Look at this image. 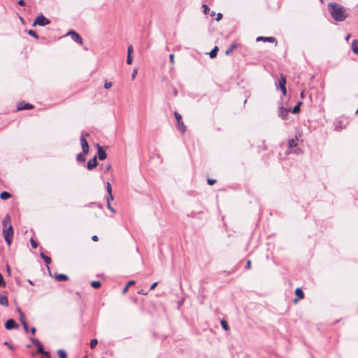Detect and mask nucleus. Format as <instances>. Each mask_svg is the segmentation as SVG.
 Instances as JSON below:
<instances>
[{
	"label": "nucleus",
	"mask_w": 358,
	"mask_h": 358,
	"mask_svg": "<svg viewBox=\"0 0 358 358\" xmlns=\"http://www.w3.org/2000/svg\"><path fill=\"white\" fill-rule=\"evenodd\" d=\"M328 6L331 16L334 20L343 22L347 18L348 14L346 10L342 5L335 2H331L329 3Z\"/></svg>",
	"instance_id": "1"
},
{
	"label": "nucleus",
	"mask_w": 358,
	"mask_h": 358,
	"mask_svg": "<svg viewBox=\"0 0 358 358\" xmlns=\"http://www.w3.org/2000/svg\"><path fill=\"white\" fill-rule=\"evenodd\" d=\"M3 225V236L8 246L10 245L13 235L14 231L11 224V218L8 214L6 215L2 221Z\"/></svg>",
	"instance_id": "2"
},
{
	"label": "nucleus",
	"mask_w": 358,
	"mask_h": 358,
	"mask_svg": "<svg viewBox=\"0 0 358 358\" xmlns=\"http://www.w3.org/2000/svg\"><path fill=\"white\" fill-rule=\"evenodd\" d=\"M50 22L48 18L44 17L42 14H40L36 17L33 25L34 26L38 25V26L43 27L45 25L50 24Z\"/></svg>",
	"instance_id": "3"
},
{
	"label": "nucleus",
	"mask_w": 358,
	"mask_h": 358,
	"mask_svg": "<svg viewBox=\"0 0 358 358\" xmlns=\"http://www.w3.org/2000/svg\"><path fill=\"white\" fill-rule=\"evenodd\" d=\"M89 136L87 133H83L80 137V144L82 147V150L84 154H87L89 152V145L86 140V137Z\"/></svg>",
	"instance_id": "4"
},
{
	"label": "nucleus",
	"mask_w": 358,
	"mask_h": 358,
	"mask_svg": "<svg viewBox=\"0 0 358 358\" xmlns=\"http://www.w3.org/2000/svg\"><path fill=\"white\" fill-rule=\"evenodd\" d=\"M290 108H286L282 106L278 110V116L284 120H287Z\"/></svg>",
	"instance_id": "5"
},
{
	"label": "nucleus",
	"mask_w": 358,
	"mask_h": 358,
	"mask_svg": "<svg viewBox=\"0 0 358 358\" xmlns=\"http://www.w3.org/2000/svg\"><path fill=\"white\" fill-rule=\"evenodd\" d=\"M67 35L71 36V39L73 41H74L75 42H76L77 43H78L80 45L83 43V39H82L81 36L76 31H69Z\"/></svg>",
	"instance_id": "6"
},
{
	"label": "nucleus",
	"mask_w": 358,
	"mask_h": 358,
	"mask_svg": "<svg viewBox=\"0 0 358 358\" xmlns=\"http://www.w3.org/2000/svg\"><path fill=\"white\" fill-rule=\"evenodd\" d=\"M295 295L296 298L294 299V303H297L299 300L303 299L304 298V294L301 288H296L295 289Z\"/></svg>",
	"instance_id": "7"
},
{
	"label": "nucleus",
	"mask_w": 358,
	"mask_h": 358,
	"mask_svg": "<svg viewBox=\"0 0 358 358\" xmlns=\"http://www.w3.org/2000/svg\"><path fill=\"white\" fill-rule=\"evenodd\" d=\"M257 41H264V42H270L275 43L277 44V41L274 37H264V36H259L256 39Z\"/></svg>",
	"instance_id": "8"
},
{
	"label": "nucleus",
	"mask_w": 358,
	"mask_h": 358,
	"mask_svg": "<svg viewBox=\"0 0 358 358\" xmlns=\"http://www.w3.org/2000/svg\"><path fill=\"white\" fill-rule=\"evenodd\" d=\"M106 189H107L108 195L106 196V201H111L113 200V196L112 194V187L109 182H107V184H106Z\"/></svg>",
	"instance_id": "9"
},
{
	"label": "nucleus",
	"mask_w": 358,
	"mask_h": 358,
	"mask_svg": "<svg viewBox=\"0 0 358 358\" xmlns=\"http://www.w3.org/2000/svg\"><path fill=\"white\" fill-rule=\"evenodd\" d=\"M17 324L15 323V320L10 319L6 321L5 324V328L8 330H10L14 328H17Z\"/></svg>",
	"instance_id": "10"
},
{
	"label": "nucleus",
	"mask_w": 358,
	"mask_h": 358,
	"mask_svg": "<svg viewBox=\"0 0 358 358\" xmlns=\"http://www.w3.org/2000/svg\"><path fill=\"white\" fill-rule=\"evenodd\" d=\"M97 164H98L97 159H96V157L95 156L92 159L89 160V162H87V167L89 170H91V169L95 168L97 166Z\"/></svg>",
	"instance_id": "11"
},
{
	"label": "nucleus",
	"mask_w": 358,
	"mask_h": 358,
	"mask_svg": "<svg viewBox=\"0 0 358 358\" xmlns=\"http://www.w3.org/2000/svg\"><path fill=\"white\" fill-rule=\"evenodd\" d=\"M34 106L31 104L24 102L20 103L17 106V110L32 109Z\"/></svg>",
	"instance_id": "12"
},
{
	"label": "nucleus",
	"mask_w": 358,
	"mask_h": 358,
	"mask_svg": "<svg viewBox=\"0 0 358 358\" xmlns=\"http://www.w3.org/2000/svg\"><path fill=\"white\" fill-rule=\"evenodd\" d=\"M97 148H98L99 159L100 160H104L107 157L106 152L99 145H97Z\"/></svg>",
	"instance_id": "13"
},
{
	"label": "nucleus",
	"mask_w": 358,
	"mask_h": 358,
	"mask_svg": "<svg viewBox=\"0 0 358 358\" xmlns=\"http://www.w3.org/2000/svg\"><path fill=\"white\" fill-rule=\"evenodd\" d=\"M177 129L182 133L184 134L186 131V127L184 122L181 121H178L177 122Z\"/></svg>",
	"instance_id": "14"
},
{
	"label": "nucleus",
	"mask_w": 358,
	"mask_h": 358,
	"mask_svg": "<svg viewBox=\"0 0 358 358\" xmlns=\"http://www.w3.org/2000/svg\"><path fill=\"white\" fill-rule=\"evenodd\" d=\"M351 48L353 52L358 55V40H353L352 41Z\"/></svg>",
	"instance_id": "15"
},
{
	"label": "nucleus",
	"mask_w": 358,
	"mask_h": 358,
	"mask_svg": "<svg viewBox=\"0 0 358 358\" xmlns=\"http://www.w3.org/2000/svg\"><path fill=\"white\" fill-rule=\"evenodd\" d=\"M55 278L58 281H65L69 279L68 276L65 274H55Z\"/></svg>",
	"instance_id": "16"
},
{
	"label": "nucleus",
	"mask_w": 358,
	"mask_h": 358,
	"mask_svg": "<svg viewBox=\"0 0 358 358\" xmlns=\"http://www.w3.org/2000/svg\"><path fill=\"white\" fill-rule=\"evenodd\" d=\"M0 304L7 307L8 306V298L6 296H0Z\"/></svg>",
	"instance_id": "17"
},
{
	"label": "nucleus",
	"mask_w": 358,
	"mask_h": 358,
	"mask_svg": "<svg viewBox=\"0 0 358 358\" xmlns=\"http://www.w3.org/2000/svg\"><path fill=\"white\" fill-rule=\"evenodd\" d=\"M285 85H286V78L284 76L281 75L280 79L279 80L280 89L282 87H285Z\"/></svg>",
	"instance_id": "18"
},
{
	"label": "nucleus",
	"mask_w": 358,
	"mask_h": 358,
	"mask_svg": "<svg viewBox=\"0 0 358 358\" xmlns=\"http://www.w3.org/2000/svg\"><path fill=\"white\" fill-rule=\"evenodd\" d=\"M11 197V194L7 192H3L0 194V198L2 200H6L8 199H10Z\"/></svg>",
	"instance_id": "19"
},
{
	"label": "nucleus",
	"mask_w": 358,
	"mask_h": 358,
	"mask_svg": "<svg viewBox=\"0 0 358 358\" xmlns=\"http://www.w3.org/2000/svg\"><path fill=\"white\" fill-rule=\"evenodd\" d=\"M238 45L236 43H232L230 45V48L226 50L225 54L227 55H229L234 50L236 49Z\"/></svg>",
	"instance_id": "20"
},
{
	"label": "nucleus",
	"mask_w": 358,
	"mask_h": 358,
	"mask_svg": "<svg viewBox=\"0 0 358 358\" xmlns=\"http://www.w3.org/2000/svg\"><path fill=\"white\" fill-rule=\"evenodd\" d=\"M87 155V154H84V152H83L82 153L78 154V155H77V157H76L77 160H78V162H84L85 161V159H86V158H85V155Z\"/></svg>",
	"instance_id": "21"
},
{
	"label": "nucleus",
	"mask_w": 358,
	"mask_h": 358,
	"mask_svg": "<svg viewBox=\"0 0 358 358\" xmlns=\"http://www.w3.org/2000/svg\"><path fill=\"white\" fill-rule=\"evenodd\" d=\"M217 51H218V48L217 46H215L209 53V55H210V58H214L216 57L217 55Z\"/></svg>",
	"instance_id": "22"
},
{
	"label": "nucleus",
	"mask_w": 358,
	"mask_h": 358,
	"mask_svg": "<svg viewBox=\"0 0 358 358\" xmlns=\"http://www.w3.org/2000/svg\"><path fill=\"white\" fill-rule=\"evenodd\" d=\"M134 284H135V281H134V280H130V281H129V282H127V285L124 287V289H123V290H122L123 294H125V293L127 292V290H128L129 287L130 286H131V285H134Z\"/></svg>",
	"instance_id": "23"
},
{
	"label": "nucleus",
	"mask_w": 358,
	"mask_h": 358,
	"mask_svg": "<svg viewBox=\"0 0 358 358\" xmlns=\"http://www.w3.org/2000/svg\"><path fill=\"white\" fill-rule=\"evenodd\" d=\"M101 283L100 281H92L91 282V286L94 289H99L101 287Z\"/></svg>",
	"instance_id": "24"
},
{
	"label": "nucleus",
	"mask_w": 358,
	"mask_h": 358,
	"mask_svg": "<svg viewBox=\"0 0 358 358\" xmlns=\"http://www.w3.org/2000/svg\"><path fill=\"white\" fill-rule=\"evenodd\" d=\"M41 257L44 259L45 262L47 264H50L51 262V259L50 257L46 256L45 255H44L43 252L41 253Z\"/></svg>",
	"instance_id": "25"
},
{
	"label": "nucleus",
	"mask_w": 358,
	"mask_h": 358,
	"mask_svg": "<svg viewBox=\"0 0 358 358\" xmlns=\"http://www.w3.org/2000/svg\"><path fill=\"white\" fill-rule=\"evenodd\" d=\"M19 313L21 323L23 324V322H27L25 315L20 310H19Z\"/></svg>",
	"instance_id": "26"
},
{
	"label": "nucleus",
	"mask_w": 358,
	"mask_h": 358,
	"mask_svg": "<svg viewBox=\"0 0 358 358\" xmlns=\"http://www.w3.org/2000/svg\"><path fill=\"white\" fill-rule=\"evenodd\" d=\"M57 354L60 358H67L66 352L62 350H58Z\"/></svg>",
	"instance_id": "27"
},
{
	"label": "nucleus",
	"mask_w": 358,
	"mask_h": 358,
	"mask_svg": "<svg viewBox=\"0 0 358 358\" xmlns=\"http://www.w3.org/2000/svg\"><path fill=\"white\" fill-rule=\"evenodd\" d=\"M288 145L289 148H292L296 146V143L295 139H289L288 141Z\"/></svg>",
	"instance_id": "28"
},
{
	"label": "nucleus",
	"mask_w": 358,
	"mask_h": 358,
	"mask_svg": "<svg viewBox=\"0 0 358 358\" xmlns=\"http://www.w3.org/2000/svg\"><path fill=\"white\" fill-rule=\"evenodd\" d=\"M97 343H98V341H97V339H96V338H93V339H92V340L90 341V348H91V349H94V348L96 347V345H97Z\"/></svg>",
	"instance_id": "29"
},
{
	"label": "nucleus",
	"mask_w": 358,
	"mask_h": 358,
	"mask_svg": "<svg viewBox=\"0 0 358 358\" xmlns=\"http://www.w3.org/2000/svg\"><path fill=\"white\" fill-rule=\"evenodd\" d=\"M221 325L224 330L227 331L229 329V327L228 324L226 320H221Z\"/></svg>",
	"instance_id": "30"
},
{
	"label": "nucleus",
	"mask_w": 358,
	"mask_h": 358,
	"mask_svg": "<svg viewBox=\"0 0 358 358\" xmlns=\"http://www.w3.org/2000/svg\"><path fill=\"white\" fill-rule=\"evenodd\" d=\"M37 348L38 352L42 354H44V349L43 345L40 343L39 345L36 346Z\"/></svg>",
	"instance_id": "31"
},
{
	"label": "nucleus",
	"mask_w": 358,
	"mask_h": 358,
	"mask_svg": "<svg viewBox=\"0 0 358 358\" xmlns=\"http://www.w3.org/2000/svg\"><path fill=\"white\" fill-rule=\"evenodd\" d=\"M28 34L31 36H33V37H34L35 38H38V35L36 34V33L34 30H31V29L29 30L28 31Z\"/></svg>",
	"instance_id": "32"
},
{
	"label": "nucleus",
	"mask_w": 358,
	"mask_h": 358,
	"mask_svg": "<svg viewBox=\"0 0 358 358\" xmlns=\"http://www.w3.org/2000/svg\"><path fill=\"white\" fill-rule=\"evenodd\" d=\"M30 243H31V245L33 248H36L38 247L37 242L35 240H34L33 238H31Z\"/></svg>",
	"instance_id": "33"
},
{
	"label": "nucleus",
	"mask_w": 358,
	"mask_h": 358,
	"mask_svg": "<svg viewBox=\"0 0 358 358\" xmlns=\"http://www.w3.org/2000/svg\"><path fill=\"white\" fill-rule=\"evenodd\" d=\"M132 61H133L132 56L130 55H127V64H132Z\"/></svg>",
	"instance_id": "34"
},
{
	"label": "nucleus",
	"mask_w": 358,
	"mask_h": 358,
	"mask_svg": "<svg viewBox=\"0 0 358 358\" xmlns=\"http://www.w3.org/2000/svg\"><path fill=\"white\" fill-rule=\"evenodd\" d=\"M299 111H300V108H299V106H295L292 108V113H294V114H296V113H299Z\"/></svg>",
	"instance_id": "35"
},
{
	"label": "nucleus",
	"mask_w": 358,
	"mask_h": 358,
	"mask_svg": "<svg viewBox=\"0 0 358 358\" xmlns=\"http://www.w3.org/2000/svg\"><path fill=\"white\" fill-rule=\"evenodd\" d=\"M133 51H134L133 46L131 45H129V47L127 48V55H131L133 53Z\"/></svg>",
	"instance_id": "36"
},
{
	"label": "nucleus",
	"mask_w": 358,
	"mask_h": 358,
	"mask_svg": "<svg viewBox=\"0 0 358 358\" xmlns=\"http://www.w3.org/2000/svg\"><path fill=\"white\" fill-rule=\"evenodd\" d=\"M174 115H175L176 119L177 120V122L182 120V117L178 112H175Z\"/></svg>",
	"instance_id": "37"
},
{
	"label": "nucleus",
	"mask_w": 358,
	"mask_h": 358,
	"mask_svg": "<svg viewBox=\"0 0 358 358\" xmlns=\"http://www.w3.org/2000/svg\"><path fill=\"white\" fill-rule=\"evenodd\" d=\"M112 87V83L111 82H106L104 83V88L108 90L110 89Z\"/></svg>",
	"instance_id": "38"
},
{
	"label": "nucleus",
	"mask_w": 358,
	"mask_h": 358,
	"mask_svg": "<svg viewBox=\"0 0 358 358\" xmlns=\"http://www.w3.org/2000/svg\"><path fill=\"white\" fill-rule=\"evenodd\" d=\"M0 286L5 287L6 282L3 278L2 275L0 273Z\"/></svg>",
	"instance_id": "39"
},
{
	"label": "nucleus",
	"mask_w": 358,
	"mask_h": 358,
	"mask_svg": "<svg viewBox=\"0 0 358 358\" xmlns=\"http://www.w3.org/2000/svg\"><path fill=\"white\" fill-rule=\"evenodd\" d=\"M31 341L35 346H36L37 345H39V343H40V341L36 338H31Z\"/></svg>",
	"instance_id": "40"
},
{
	"label": "nucleus",
	"mask_w": 358,
	"mask_h": 358,
	"mask_svg": "<svg viewBox=\"0 0 358 358\" xmlns=\"http://www.w3.org/2000/svg\"><path fill=\"white\" fill-rule=\"evenodd\" d=\"M137 72H138L137 69H134V71H133V73L131 74V79L132 80H134L136 78V76L137 74Z\"/></svg>",
	"instance_id": "41"
},
{
	"label": "nucleus",
	"mask_w": 358,
	"mask_h": 358,
	"mask_svg": "<svg viewBox=\"0 0 358 358\" xmlns=\"http://www.w3.org/2000/svg\"><path fill=\"white\" fill-rule=\"evenodd\" d=\"M23 327H24V329L26 332H28V329H29V327H28V324L27 322H23V324H22Z\"/></svg>",
	"instance_id": "42"
},
{
	"label": "nucleus",
	"mask_w": 358,
	"mask_h": 358,
	"mask_svg": "<svg viewBox=\"0 0 358 358\" xmlns=\"http://www.w3.org/2000/svg\"><path fill=\"white\" fill-rule=\"evenodd\" d=\"M169 59H170V62L172 64H174V55L173 54H171L169 55Z\"/></svg>",
	"instance_id": "43"
},
{
	"label": "nucleus",
	"mask_w": 358,
	"mask_h": 358,
	"mask_svg": "<svg viewBox=\"0 0 358 358\" xmlns=\"http://www.w3.org/2000/svg\"><path fill=\"white\" fill-rule=\"evenodd\" d=\"M158 282H155L150 286V290H153L157 285Z\"/></svg>",
	"instance_id": "44"
},
{
	"label": "nucleus",
	"mask_w": 358,
	"mask_h": 358,
	"mask_svg": "<svg viewBox=\"0 0 358 358\" xmlns=\"http://www.w3.org/2000/svg\"><path fill=\"white\" fill-rule=\"evenodd\" d=\"M106 206L108 209H110L113 213L115 212L114 209L111 207L110 203H106Z\"/></svg>",
	"instance_id": "45"
},
{
	"label": "nucleus",
	"mask_w": 358,
	"mask_h": 358,
	"mask_svg": "<svg viewBox=\"0 0 358 358\" xmlns=\"http://www.w3.org/2000/svg\"><path fill=\"white\" fill-rule=\"evenodd\" d=\"M251 261L250 260H248L247 262V265H246V269H250L251 268Z\"/></svg>",
	"instance_id": "46"
},
{
	"label": "nucleus",
	"mask_w": 358,
	"mask_h": 358,
	"mask_svg": "<svg viewBox=\"0 0 358 358\" xmlns=\"http://www.w3.org/2000/svg\"><path fill=\"white\" fill-rule=\"evenodd\" d=\"M203 7L204 8V13H207L210 10V8H208V6L203 5Z\"/></svg>",
	"instance_id": "47"
},
{
	"label": "nucleus",
	"mask_w": 358,
	"mask_h": 358,
	"mask_svg": "<svg viewBox=\"0 0 358 358\" xmlns=\"http://www.w3.org/2000/svg\"><path fill=\"white\" fill-rule=\"evenodd\" d=\"M215 182V180H213V179H208V183L210 185H213Z\"/></svg>",
	"instance_id": "48"
},
{
	"label": "nucleus",
	"mask_w": 358,
	"mask_h": 358,
	"mask_svg": "<svg viewBox=\"0 0 358 358\" xmlns=\"http://www.w3.org/2000/svg\"><path fill=\"white\" fill-rule=\"evenodd\" d=\"M18 5L21 6H24L25 5V2L24 0H20L18 2H17Z\"/></svg>",
	"instance_id": "49"
},
{
	"label": "nucleus",
	"mask_w": 358,
	"mask_h": 358,
	"mask_svg": "<svg viewBox=\"0 0 358 358\" xmlns=\"http://www.w3.org/2000/svg\"><path fill=\"white\" fill-rule=\"evenodd\" d=\"M138 294L146 295L148 294V292H145L143 289H141L140 291L138 292Z\"/></svg>",
	"instance_id": "50"
},
{
	"label": "nucleus",
	"mask_w": 358,
	"mask_h": 358,
	"mask_svg": "<svg viewBox=\"0 0 358 358\" xmlns=\"http://www.w3.org/2000/svg\"><path fill=\"white\" fill-rule=\"evenodd\" d=\"M280 90H281L283 95L285 96L287 94L286 87H282V88H280Z\"/></svg>",
	"instance_id": "51"
},
{
	"label": "nucleus",
	"mask_w": 358,
	"mask_h": 358,
	"mask_svg": "<svg viewBox=\"0 0 358 358\" xmlns=\"http://www.w3.org/2000/svg\"><path fill=\"white\" fill-rule=\"evenodd\" d=\"M92 239L94 241H98L99 238H98V236L96 235H94V236H92Z\"/></svg>",
	"instance_id": "52"
},
{
	"label": "nucleus",
	"mask_w": 358,
	"mask_h": 358,
	"mask_svg": "<svg viewBox=\"0 0 358 358\" xmlns=\"http://www.w3.org/2000/svg\"><path fill=\"white\" fill-rule=\"evenodd\" d=\"M222 15L221 13H218L217 15V20L219 21L221 20Z\"/></svg>",
	"instance_id": "53"
},
{
	"label": "nucleus",
	"mask_w": 358,
	"mask_h": 358,
	"mask_svg": "<svg viewBox=\"0 0 358 358\" xmlns=\"http://www.w3.org/2000/svg\"><path fill=\"white\" fill-rule=\"evenodd\" d=\"M36 331V329L35 327H32L31 329V332L32 334H35Z\"/></svg>",
	"instance_id": "54"
},
{
	"label": "nucleus",
	"mask_w": 358,
	"mask_h": 358,
	"mask_svg": "<svg viewBox=\"0 0 358 358\" xmlns=\"http://www.w3.org/2000/svg\"><path fill=\"white\" fill-rule=\"evenodd\" d=\"M110 168H111L110 164L107 165L106 167V171H108L110 169Z\"/></svg>",
	"instance_id": "55"
},
{
	"label": "nucleus",
	"mask_w": 358,
	"mask_h": 358,
	"mask_svg": "<svg viewBox=\"0 0 358 358\" xmlns=\"http://www.w3.org/2000/svg\"><path fill=\"white\" fill-rule=\"evenodd\" d=\"M4 345H8V347H9V348L13 349V346L11 345H9L8 342H5Z\"/></svg>",
	"instance_id": "56"
},
{
	"label": "nucleus",
	"mask_w": 358,
	"mask_h": 358,
	"mask_svg": "<svg viewBox=\"0 0 358 358\" xmlns=\"http://www.w3.org/2000/svg\"><path fill=\"white\" fill-rule=\"evenodd\" d=\"M6 270H7V272L10 274V268L9 266H6Z\"/></svg>",
	"instance_id": "57"
},
{
	"label": "nucleus",
	"mask_w": 358,
	"mask_h": 358,
	"mask_svg": "<svg viewBox=\"0 0 358 358\" xmlns=\"http://www.w3.org/2000/svg\"><path fill=\"white\" fill-rule=\"evenodd\" d=\"M350 38V34H348L347 36L345 37V40L348 41Z\"/></svg>",
	"instance_id": "58"
},
{
	"label": "nucleus",
	"mask_w": 358,
	"mask_h": 358,
	"mask_svg": "<svg viewBox=\"0 0 358 358\" xmlns=\"http://www.w3.org/2000/svg\"><path fill=\"white\" fill-rule=\"evenodd\" d=\"M302 104L301 101L298 102V103L296 105V106H299L300 108L301 105Z\"/></svg>",
	"instance_id": "59"
},
{
	"label": "nucleus",
	"mask_w": 358,
	"mask_h": 358,
	"mask_svg": "<svg viewBox=\"0 0 358 358\" xmlns=\"http://www.w3.org/2000/svg\"><path fill=\"white\" fill-rule=\"evenodd\" d=\"M302 104L301 101L298 102V103L296 105V106H299L300 108L301 105Z\"/></svg>",
	"instance_id": "60"
},
{
	"label": "nucleus",
	"mask_w": 358,
	"mask_h": 358,
	"mask_svg": "<svg viewBox=\"0 0 358 358\" xmlns=\"http://www.w3.org/2000/svg\"><path fill=\"white\" fill-rule=\"evenodd\" d=\"M356 113H358V108H357V111H356Z\"/></svg>",
	"instance_id": "61"
},
{
	"label": "nucleus",
	"mask_w": 358,
	"mask_h": 358,
	"mask_svg": "<svg viewBox=\"0 0 358 358\" xmlns=\"http://www.w3.org/2000/svg\"><path fill=\"white\" fill-rule=\"evenodd\" d=\"M85 358H87V357H85Z\"/></svg>",
	"instance_id": "62"
}]
</instances>
